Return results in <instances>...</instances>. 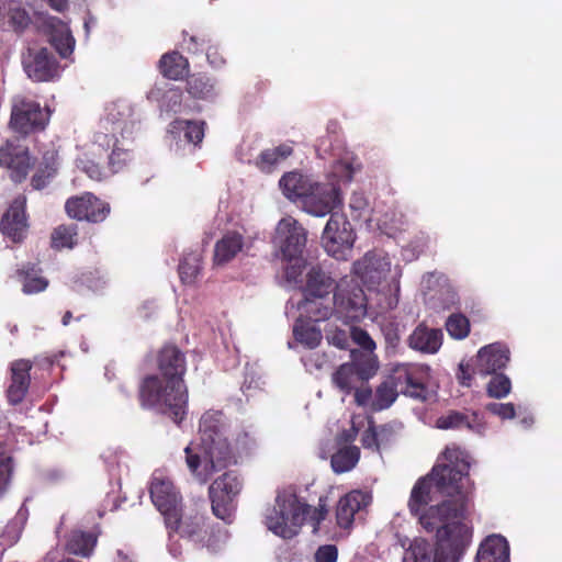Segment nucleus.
Masks as SVG:
<instances>
[{
	"instance_id": "nucleus-41",
	"label": "nucleus",
	"mask_w": 562,
	"mask_h": 562,
	"mask_svg": "<svg viewBox=\"0 0 562 562\" xmlns=\"http://www.w3.org/2000/svg\"><path fill=\"white\" fill-rule=\"evenodd\" d=\"M212 44L210 34L204 31H196L189 33L188 31L182 32V45L183 48L190 54H198L207 49V46Z\"/></svg>"
},
{
	"instance_id": "nucleus-33",
	"label": "nucleus",
	"mask_w": 562,
	"mask_h": 562,
	"mask_svg": "<svg viewBox=\"0 0 562 562\" xmlns=\"http://www.w3.org/2000/svg\"><path fill=\"white\" fill-rule=\"evenodd\" d=\"M38 269L33 263L23 265L16 270V276L22 282V291L25 294H35L48 286V280L37 274Z\"/></svg>"
},
{
	"instance_id": "nucleus-40",
	"label": "nucleus",
	"mask_w": 562,
	"mask_h": 562,
	"mask_svg": "<svg viewBox=\"0 0 562 562\" xmlns=\"http://www.w3.org/2000/svg\"><path fill=\"white\" fill-rule=\"evenodd\" d=\"M201 270V257L199 254L190 252L183 256L179 263V277L184 284L194 283Z\"/></svg>"
},
{
	"instance_id": "nucleus-20",
	"label": "nucleus",
	"mask_w": 562,
	"mask_h": 562,
	"mask_svg": "<svg viewBox=\"0 0 562 562\" xmlns=\"http://www.w3.org/2000/svg\"><path fill=\"white\" fill-rule=\"evenodd\" d=\"M44 26L49 37L50 44L57 50L60 57H69L75 48V37L68 24L55 16H47Z\"/></svg>"
},
{
	"instance_id": "nucleus-38",
	"label": "nucleus",
	"mask_w": 562,
	"mask_h": 562,
	"mask_svg": "<svg viewBox=\"0 0 562 562\" xmlns=\"http://www.w3.org/2000/svg\"><path fill=\"white\" fill-rule=\"evenodd\" d=\"M78 226L76 224H61L54 228L50 243L55 249H72L77 245Z\"/></svg>"
},
{
	"instance_id": "nucleus-25",
	"label": "nucleus",
	"mask_w": 562,
	"mask_h": 562,
	"mask_svg": "<svg viewBox=\"0 0 562 562\" xmlns=\"http://www.w3.org/2000/svg\"><path fill=\"white\" fill-rule=\"evenodd\" d=\"M335 280L327 274L321 267H312L307 273L305 293L314 299H322L334 290L336 291Z\"/></svg>"
},
{
	"instance_id": "nucleus-62",
	"label": "nucleus",
	"mask_w": 562,
	"mask_h": 562,
	"mask_svg": "<svg viewBox=\"0 0 562 562\" xmlns=\"http://www.w3.org/2000/svg\"><path fill=\"white\" fill-rule=\"evenodd\" d=\"M355 390V401L358 405H366L372 397V390L366 385L361 387L353 389Z\"/></svg>"
},
{
	"instance_id": "nucleus-37",
	"label": "nucleus",
	"mask_w": 562,
	"mask_h": 562,
	"mask_svg": "<svg viewBox=\"0 0 562 562\" xmlns=\"http://www.w3.org/2000/svg\"><path fill=\"white\" fill-rule=\"evenodd\" d=\"M334 384L344 393L350 394L362 381L357 375V369L349 363L341 364L333 374Z\"/></svg>"
},
{
	"instance_id": "nucleus-47",
	"label": "nucleus",
	"mask_w": 562,
	"mask_h": 562,
	"mask_svg": "<svg viewBox=\"0 0 562 562\" xmlns=\"http://www.w3.org/2000/svg\"><path fill=\"white\" fill-rule=\"evenodd\" d=\"M131 160V151L117 146L109 155V167L113 173H116L122 171Z\"/></svg>"
},
{
	"instance_id": "nucleus-46",
	"label": "nucleus",
	"mask_w": 562,
	"mask_h": 562,
	"mask_svg": "<svg viewBox=\"0 0 562 562\" xmlns=\"http://www.w3.org/2000/svg\"><path fill=\"white\" fill-rule=\"evenodd\" d=\"M184 131V137L189 143L194 145L200 144L204 137V122L198 121H178L177 122Z\"/></svg>"
},
{
	"instance_id": "nucleus-43",
	"label": "nucleus",
	"mask_w": 562,
	"mask_h": 562,
	"mask_svg": "<svg viewBox=\"0 0 562 562\" xmlns=\"http://www.w3.org/2000/svg\"><path fill=\"white\" fill-rule=\"evenodd\" d=\"M446 329L452 338L464 339L470 334V321L461 313L451 314L446 322Z\"/></svg>"
},
{
	"instance_id": "nucleus-15",
	"label": "nucleus",
	"mask_w": 562,
	"mask_h": 562,
	"mask_svg": "<svg viewBox=\"0 0 562 562\" xmlns=\"http://www.w3.org/2000/svg\"><path fill=\"white\" fill-rule=\"evenodd\" d=\"M280 250L284 259L292 261L301 258L306 245L305 228L294 218H282L277 226Z\"/></svg>"
},
{
	"instance_id": "nucleus-64",
	"label": "nucleus",
	"mask_w": 562,
	"mask_h": 562,
	"mask_svg": "<svg viewBox=\"0 0 562 562\" xmlns=\"http://www.w3.org/2000/svg\"><path fill=\"white\" fill-rule=\"evenodd\" d=\"M181 92L179 90H175V91H170V94H169V101L172 102V105H171V110H173L175 112H177V109L176 106H180L181 105Z\"/></svg>"
},
{
	"instance_id": "nucleus-1",
	"label": "nucleus",
	"mask_w": 562,
	"mask_h": 562,
	"mask_svg": "<svg viewBox=\"0 0 562 562\" xmlns=\"http://www.w3.org/2000/svg\"><path fill=\"white\" fill-rule=\"evenodd\" d=\"M470 470L469 456L457 446H448L431 472L420 477L411 492L408 507L413 515L431 502V490L448 496L430 506L419 516L423 528L436 531V548L425 539H415L404 551L402 562H458L470 546L472 530L463 522H449L462 518L467 512L469 494L464 490Z\"/></svg>"
},
{
	"instance_id": "nucleus-7",
	"label": "nucleus",
	"mask_w": 562,
	"mask_h": 562,
	"mask_svg": "<svg viewBox=\"0 0 562 562\" xmlns=\"http://www.w3.org/2000/svg\"><path fill=\"white\" fill-rule=\"evenodd\" d=\"M243 488V480L235 471H227L215 479L209 486V497L213 514L224 520L232 522L234 514V499Z\"/></svg>"
},
{
	"instance_id": "nucleus-28",
	"label": "nucleus",
	"mask_w": 562,
	"mask_h": 562,
	"mask_svg": "<svg viewBox=\"0 0 562 562\" xmlns=\"http://www.w3.org/2000/svg\"><path fill=\"white\" fill-rule=\"evenodd\" d=\"M293 337L296 342L307 349L317 348L323 339L321 328L311 321L306 319L305 316L300 315L293 325Z\"/></svg>"
},
{
	"instance_id": "nucleus-4",
	"label": "nucleus",
	"mask_w": 562,
	"mask_h": 562,
	"mask_svg": "<svg viewBox=\"0 0 562 562\" xmlns=\"http://www.w3.org/2000/svg\"><path fill=\"white\" fill-rule=\"evenodd\" d=\"M228 420L222 411L209 409L200 418L199 434L204 451L205 468L218 471L234 459L232 445L227 440Z\"/></svg>"
},
{
	"instance_id": "nucleus-36",
	"label": "nucleus",
	"mask_w": 562,
	"mask_h": 562,
	"mask_svg": "<svg viewBox=\"0 0 562 562\" xmlns=\"http://www.w3.org/2000/svg\"><path fill=\"white\" fill-rule=\"evenodd\" d=\"M188 93L194 99L206 100L214 97V82L205 74H193L187 79Z\"/></svg>"
},
{
	"instance_id": "nucleus-21",
	"label": "nucleus",
	"mask_w": 562,
	"mask_h": 562,
	"mask_svg": "<svg viewBox=\"0 0 562 562\" xmlns=\"http://www.w3.org/2000/svg\"><path fill=\"white\" fill-rule=\"evenodd\" d=\"M442 331L438 328H430L425 323L418 324L407 338L411 349L425 355L438 352L442 345Z\"/></svg>"
},
{
	"instance_id": "nucleus-59",
	"label": "nucleus",
	"mask_w": 562,
	"mask_h": 562,
	"mask_svg": "<svg viewBox=\"0 0 562 562\" xmlns=\"http://www.w3.org/2000/svg\"><path fill=\"white\" fill-rule=\"evenodd\" d=\"M119 144V139L114 134L106 133H98L95 135L94 145L99 148H102L104 151L113 150L116 148Z\"/></svg>"
},
{
	"instance_id": "nucleus-18",
	"label": "nucleus",
	"mask_w": 562,
	"mask_h": 562,
	"mask_svg": "<svg viewBox=\"0 0 562 562\" xmlns=\"http://www.w3.org/2000/svg\"><path fill=\"white\" fill-rule=\"evenodd\" d=\"M33 363L27 359H19L11 363V382L7 389L8 402L18 405L25 398L31 384V370Z\"/></svg>"
},
{
	"instance_id": "nucleus-54",
	"label": "nucleus",
	"mask_w": 562,
	"mask_h": 562,
	"mask_svg": "<svg viewBox=\"0 0 562 562\" xmlns=\"http://www.w3.org/2000/svg\"><path fill=\"white\" fill-rule=\"evenodd\" d=\"M326 339L329 345L335 346L339 349H347L349 345V335L346 330L335 328L326 331Z\"/></svg>"
},
{
	"instance_id": "nucleus-39",
	"label": "nucleus",
	"mask_w": 562,
	"mask_h": 562,
	"mask_svg": "<svg viewBox=\"0 0 562 562\" xmlns=\"http://www.w3.org/2000/svg\"><path fill=\"white\" fill-rule=\"evenodd\" d=\"M390 375L376 387L373 398V408L382 411L389 408L397 398L400 392Z\"/></svg>"
},
{
	"instance_id": "nucleus-22",
	"label": "nucleus",
	"mask_w": 562,
	"mask_h": 562,
	"mask_svg": "<svg viewBox=\"0 0 562 562\" xmlns=\"http://www.w3.org/2000/svg\"><path fill=\"white\" fill-rule=\"evenodd\" d=\"M390 263L374 252H367L362 259L353 262L352 272L363 282L375 284L382 279L383 273L389 270Z\"/></svg>"
},
{
	"instance_id": "nucleus-11",
	"label": "nucleus",
	"mask_w": 562,
	"mask_h": 562,
	"mask_svg": "<svg viewBox=\"0 0 562 562\" xmlns=\"http://www.w3.org/2000/svg\"><path fill=\"white\" fill-rule=\"evenodd\" d=\"M389 375L400 393L415 400H427L429 367L414 363H400L392 368Z\"/></svg>"
},
{
	"instance_id": "nucleus-23",
	"label": "nucleus",
	"mask_w": 562,
	"mask_h": 562,
	"mask_svg": "<svg viewBox=\"0 0 562 562\" xmlns=\"http://www.w3.org/2000/svg\"><path fill=\"white\" fill-rule=\"evenodd\" d=\"M245 237L237 231L226 232L214 246L213 262L223 266L232 261L243 251Z\"/></svg>"
},
{
	"instance_id": "nucleus-30",
	"label": "nucleus",
	"mask_w": 562,
	"mask_h": 562,
	"mask_svg": "<svg viewBox=\"0 0 562 562\" xmlns=\"http://www.w3.org/2000/svg\"><path fill=\"white\" fill-rule=\"evenodd\" d=\"M282 193L290 200L301 199L307 194L313 183L297 171L284 173L279 181Z\"/></svg>"
},
{
	"instance_id": "nucleus-24",
	"label": "nucleus",
	"mask_w": 562,
	"mask_h": 562,
	"mask_svg": "<svg viewBox=\"0 0 562 562\" xmlns=\"http://www.w3.org/2000/svg\"><path fill=\"white\" fill-rule=\"evenodd\" d=\"M477 562H509V544L501 535H491L480 544Z\"/></svg>"
},
{
	"instance_id": "nucleus-61",
	"label": "nucleus",
	"mask_w": 562,
	"mask_h": 562,
	"mask_svg": "<svg viewBox=\"0 0 562 562\" xmlns=\"http://www.w3.org/2000/svg\"><path fill=\"white\" fill-rule=\"evenodd\" d=\"M82 170L87 173V176L95 181H101L103 179V172L101 167L93 161L83 162Z\"/></svg>"
},
{
	"instance_id": "nucleus-16",
	"label": "nucleus",
	"mask_w": 562,
	"mask_h": 562,
	"mask_svg": "<svg viewBox=\"0 0 562 562\" xmlns=\"http://www.w3.org/2000/svg\"><path fill=\"white\" fill-rule=\"evenodd\" d=\"M23 66L26 75L37 82L53 80L59 74V63L46 47L29 49Z\"/></svg>"
},
{
	"instance_id": "nucleus-6",
	"label": "nucleus",
	"mask_w": 562,
	"mask_h": 562,
	"mask_svg": "<svg viewBox=\"0 0 562 562\" xmlns=\"http://www.w3.org/2000/svg\"><path fill=\"white\" fill-rule=\"evenodd\" d=\"M335 316L344 323L360 322L367 315L363 289L353 280L342 279L334 292Z\"/></svg>"
},
{
	"instance_id": "nucleus-57",
	"label": "nucleus",
	"mask_w": 562,
	"mask_h": 562,
	"mask_svg": "<svg viewBox=\"0 0 562 562\" xmlns=\"http://www.w3.org/2000/svg\"><path fill=\"white\" fill-rule=\"evenodd\" d=\"M294 260L295 262L288 265L284 269V278L289 283H297L304 269V265L300 258Z\"/></svg>"
},
{
	"instance_id": "nucleus-14",
	"label": "nucleus",
	"mask_w": 562,
	"mask_h": 562,
	"mask_svg": "<svg viewBox=\"0 0 562 562\" xmlns=\"http://www.w3.org/2000/svg\"><path fill=\"white\" fill-rule=\"evenodd\" d=\"M303 209L315 216L333 213L341 204L340 189L334 183H313L302 200Z\"/></svg>"
},
{
	"instance_id": "nucleus-53",
	"label": "nucleus",
	"mask_w": 562,
	"mask_h": 562,
	"mask_svg": "<svg viewBox=\"0 0 562 562\" xmlns=\"http://www.w3.org/2000/svg\"><path fill=\"white\" fill-rule=\"evenodd\" d=\"M382 334L387 348L395 349L401 340L398 325L394 322H389L382 326Z\"/></svg>"
},
{
	"instance_id": "nucleus-35",
	"label": "nucleus",
	"mask_w": 562,
	"mask_h": 562,
	"mask_svg": "<svg viewBox=\"0 0 562 562\" xmlns=\"http://www.w3.org/2000/svg\"><path fill=\"white\" fill-rule=\"evenodd\" d=\"M476 423L477 414L475 412L450 411L437 419V427L440 429H472Z\"/></svg>"
},
{
	"instance_id": "nucleus-63",
	"label": "nucleus",
	"mask_w": 562,
	"mask_h": 562,
	"mask_svg": "<svg viewBox=\"0 0 562 562\" xmlns=\"http://www.w3.org/2000/svg\"><path fill=\"white\" fill-rule=\"evenodd\" d=\"M457 378L461 385L470 386L472 381L471 368L469 364L460 363Z\"/></svg>"
},
{
	"instance_id": "nucleus-2",
	"label": "nucleus",
	"mask_w": 562,
	"mask_h": 562,
	"mask_svg": "<svg viewBox=\"0 0 562 562\" xmlns=\"http://www.w3.org/2000/svg\"><path fill=\"white\" fill-rule=\"evenodd\" d=\"M159 374L145 375L138 385V401L143 408L156 409L177 425L187 417L189 391L184 382L187 356L177 345L167 342L156 352Z\"/></svg>"
},
{
	"instance_id": "nucleus-44",
	"label": "nucleus",
	"mask_w": 562,
	"mask_h": 562,
	"mask_svg": "<svg viewBox=\"0 0 562 562\" xmlns=\"http://www.w3.org/2000/svg\"><path fill=\"white\" fill-rule=\"evenodd\" d=\"M351 355L353 361L350 364L357 369V375L362 383L375 374L378 364L372 353L362 355L360 358L357 357L355 351Z\"/></svg>"
},
{
	"instance_id": "nucleus-27",
	"label": "nucleus",
	"mask_w": 562,
	"mask_h": 562,
	"mask_svg": "<svg viewBox=\"0 0 562 562\" xmlns=\"http://www.w3.org/2000/svg\"><path fill=\"white\" fill-rule=\"evenodd\" d=\"M58 171V154L55 150H47L43 154L34 175L31 178V186L35 190H42L48 186Z\"/></svg>"
},
{
	"instance_id": "nucleus-58",
	"label": "nucleus",
	"mask_w": 562,
	"mask_h": 562,
	"mask_svg": "<svg viewBox=\"0 0 562 562\" xmlns=\"http://www.w3.org/2000/svg\"><path fill=\"white\" fill-rule=\"evenodd\" d=\"M186 453V463L191 471L196 476H200L201 473L199 472V469L202 464L201 456L198 452H194V450L191 448V446L186 447L184 449Z\"/></svg>"
},
{
	"instance_id": "nucleus-52",
	"label": "nucleus",
	"mask_w": 562,
	"mask_h": 562,
	"mask_svg": "<svg viewBox=\"0 0 562 562\" xmlns=\"http://www.w3.org/2000/svg\"><path fill=\"white\" fill-rule=\"evenodd\" d=\"M13 472L12 458L7 457L0 461V498L4 495Z\"/></svg>"
},
{
	"instance_id": "nucleus-51",
	"label": "nucleus",
	"mask_w": 562,
	"mask_h": 562,
	"mask_svg": "<svg viewBox=\"0 0 562 562\" xmlns=\"http://www.w3.org/2000/svg\"><path fill=\"white\" fill-rule=\"evenodd\" d=\"M486 411L502 419H512L516 416V409L513 403H488Z\"/></svg>"
},
{
	"instance_id": "nucleus-32",
	"label": "nucleus",
	"mask_w": 562,
	"mask_h": 562,
	"mask_svg": "<svg viewBox=\"0 0 562 562\" xmlns=\"http://www.w3.org/2000/svg\"><path fill=\"white\" fill-rule=\"evenodd\" d=\"M97 544V537L92 532L74 530L66 542V551L74 555L87 558Z\"/></svg>"
},
{
	"instance_id": "nucleus-5",
	"label": "nucleus",
	"mask_w": 562,
	"mask_h": 562,
	"mask_svg": "<svg viewBox=\"0 0 562 562\" xmlns=\"http://www.w3.org/2000/svg\"><path fill=\"white\" fill-rule=\"evenodd\" d=\"M175 526H165L169 539L175 535L187 538L190 541L207 549H215L218 537L207 524V518L199 510L191 509L189 512H181L176 517Z\"/></svg>"
},
{
	"instance_id": "nucleus-13",
	"label": "nucleus",
	"mask_w": 562,
	"mask_h": 562,
	"mask_svg": "<svg viewBox=\"0 0 562 562\" xmlns=\"http://www.w3.org/2000/svg\"><path fill=\"white\" fill-rule=\"evenodd\" d=\"M68 216L77 221L101 223L110 214L111 207L93 193L86 192L79 196H71L65 203Z\"/></svg>"
},
{
	"instance_id": "nucleus-56",
	"label": "nucleus",
	"mask_w": 562,
	"mask_h": 562,
	"mask_svg": "<svg viewBox=\"0 0 562 562\" xmlns=\"http://www.w3.org/2000/svg\"><path fill=\"white\" fill-rule=\"evenodd\" d=\"M376 432L380 448L390 446L396 438L395 428L391 424L376 426Z\"/></svg>"
},
{
	"instance_id": "nucleus-3",
	"label": "nucleus",
	"mask_w": 562,
	"mask_h": 562,
	"mask_svg": "<svg viewBox=\"0 0 562 562\" xmlns=\"http://www.w3.org/2000/svg\"><path fill=\"white\" fill-rule=\"evenodd\" d=\"M327 514V496H321L318 505L312 507L301 503L295 495L278 494L276 505L267 509L265 525L274 535L291 539L299 533L306 518L313 526V532H318L321 522L325 520Z\"/></svg>"
},
{
	"instance_id": "nucleus-12",
	"label": "nucleus",
	"mask_w": 562,
	"mask_h": 562,
	"mask_svg": "<svg viewBox=\"0 0 562 562\" xmlns=\"http://www.w3.org/2000/svg\"><path fill=\"white\" fill-rule=\"evenodd\" d=\"M0 167L9 170L14 182L26 179L31 168V156L29 147L19 137L5 139L1 144Z\"/></svg>"
},
{
	"instance_id": "nucleus-45",
	"label": "nucleus",
	"mask_w": 562,
	"mask_h": 562,
	"mask_svg": "<svg viewBox=\"0 0 562 562\" xmlns=\"http://www.w3.org/2000/svg\"><path fill=\"white\" fill-rule=\"evenodd\" d=\"M487 383L486 393L492 398H504L512 391L510 379L504 373H493Z\"/></svg>"
},
{
	"instance_id": "nucleus-8",
	"label": "nucleus",
	"mask_w": 562,
	"mask_h": 562,
	"mask_svg": "<svg viewBox=\"0 0 562 562\" xmlns=\"http://www.w3.org/2000/svg\"><path fill=\"white\" fill-rule=\"evenodd\" d=\"M355 239L356 235L347 217L331 213L322 235V245L326 252L338 260H346Z\"/></svg>"
},
{
	"instance_id": "nucleus-19",
	"label": "nucleus",
	"mask_w": 562,
	"mask_h": 562,
	"mask_svg": "<svg viewBox=\"0 0 562 562\" xmlns=\"http://www.w3.org/2000/svg\"><path fill=\"white\" fill-rule=\"evenodd\" d=\"M509 356L507 346L499 342L491 344L479 350L476 369L482 375L498 373L509 362Z\"/></svg>"
},
{
	"instance_id": "nucleus-50",
	"label": "nucleus",
	"mask_w": 562,
	"mask_h": 562,
	"mask_svg": "<svg viewBox=\"0 0 562 562\" xmlns=\"http://www.w3.org/2000/svg\"><path fill=\"white\" fill-rule=\"evenodd\" d=\"M351 338L368 353H372V351L375 349V342L373 339L370 337L368 331L360 327H351Z\"/></svg>"
},
{
	"instance_id": "nucleus-10",
	"label": "nucleus",
	"mask_w": 562,
	"mask_h": 562,
	"mask_svg": "<svg viewBox=\"0 0 562 562\" xmlns=\"http://www.w3.org/2000/svg\"><path fill=\"white\" fill-rule=\"evenodd\" d=\"M48 121L47 113L41 104L24 95L12 99L10 127L19 134L29 135L45 128Z\"/></svg>"
},
{
	"instance_id": "nucleus-31",
	"label": "nucleus",
	"mask_w": 562,
	"mask_h": 562,
	"mask_svg": "<svg viewBox=\"0 0 562 562\" xmlns=\"http://www.w3.org/2000/svg\"><path fill=\"white\" fill-rule=\"evenodd\" d=\"M293 154V147L289 144H281L274 148L262 150L257 159L256 166L262 171L270 173L279 164L288 159Z\"/></svg>"
},
{
	"instance_id": "nucleus-48",
	"label": "nucleus",
	"mask_w": 562,
	"mask_h": 562,
	"mask_svg": "<svg viewBox=\"0 0 562 562\" xmlns=\"http://www.w3.org/2000/svg\"><path fill=\"white\" fill-rule=\"evenodd\" d=\"M256 446V439L254 437V435L249 431H240L236 435L235 437V442H234V446H232L233 448V452H234V456L236 453L238 454H241V453H248L250 450H252ZM236 463V458L234 457V459L232 460L231 463Z\"/></svg>"
},
{
	"instance_id": "nucleus-42",
	"label": "nucleus",
	"mask_w": 562,
	"mask_h": 562,
	"mask_svg": "<svg viewBox=\"0 0 562 562\" xmlns=\"http://www.w3.org/2000/svg\"><path fill=\"white\" fill-rule=\"evenodd\" d=\"M303 308L307 314L305 318L315 324L318 322L326 321L331 315H335L334 307L324 305L317 300H311L308 295H306L305 297Z\"/></svg>"
},
{
	"instance_id": "nucleus-26",
	"label": "nucleus",
	"mask_w": 562,
	"mask_h": 562,
	"mask_svg": "<svg viewBox=\"0 0 562 562\" xmlns=\"http://www.w3.org/2000/svg\"><path fill=\"white\" fill-rule=\"evenodd\" d=\"M158 69L162 77L169 80H180L188 75L190 64L188 58L177 50L165 53L159 61Z\"/></svg>"
},
{
	"instance_id": "nucleus-29",
	"label": "nucleus",
	"mask_w": 562,
	"mask_h": 562,
	"mask_svg": "<svg viewBox=\"0 0 562 562\" xmlns=\"http://www.w3.org/2000/svg\"><path fill=\"white\" fill-rule=\"evenodd\" d=\"M363 495L353 491L342 496L336 508L337 525L341 528H349L353 524L355 515L361 509Z\"/></svg>"
},
{
	"instance_id": "nucleus-9",
	"label": "nucleus",
	"mask_w": 562,
	"mask_h": 562,
	"mask_svg": "<svg viewBox=\"0 0 562 562\" xmlns=\"http://www.w3.org/2000/svg\"><path fill=\"white\" fill-rule=\"evenodd\" d=\"M150 499L164 518L165 526H175L176 517L183 510V498L173 482L154 475L149 485Z\"/></svg>"
},
{
	"instance_id": "nucleus-17",
	"label": "nucleus",
	"mask_w": 562,
	"mask_h": 562,
	"mask_svg": "<svg viewBox=\"0 0 562 562\" xmlns=\"http://www.w3.org/2000/svg\"><path fill=\"white\" fill-rule=\"evenodd\" d=\"M25 207V195H18L1 217L0 231L13 243H21L26 237L29 223Z\"/></svg>"
},
{
	"instance_id": "nucleus-49",
	"label": "nucleus",
	"mask_w": 562,
	"mask_h": 562,
	"mask_svg": "<svg viewBox=\"0 0 562 562\" xmlns=\"http://www.w3.org/2000/svg\"><path fill=\"white\" fill-rule=\"evenodd\" d=\"M361 443L364 449L372 451H380V443L376 432V425L372 420H369L368 428L363 431L361 437Z\"/></svg>"
},
{
	"instance_id": "nucleus-34",
	"label": "nucleus",
	"mask_w": 562,
	"mask_h": 562,
	"mask_svg": "<svg viewBox=\"0 0 562 562\" xmlns=\"http://www.w3.org/2000/svg\"><path fill=\"white\" fill-rule=\"evenodd\" d=\"M360 459V449L357 446H346L337 450L330 459L335 473L341 474L352 470Z\"/></svg>"
},
{
	"instance_id": "nucleus-60",
	"label": "nucleus",
	"mask_w": 562,
	"mask_h": 562,
	"mask_svg": "<svg viewBox=\"0 0 562 562\" xmlns=\"http://www.w3.org/2000/svg\"><path fill=\"white\" fill-rule=\"evenodd\" d=\"M206 58L209 64L213 68H221L225 65L226 60L223 55L220 53L218 46L211 44L206 49Z\"/></svg>"
},
{
	"instance_id": "nucleus-55",
	"label": "nucleus",
	"mask_w": 562,
	"mask_h": 562,
	"mask_svg": "<svg viewBox=\"0 0 562 562\" xmlns=\"http://www.w3.org/2000/svg\"><path fill=\"white\" fill-rule=\"evenodd\" d=\"M315 562H337L338 549L335 544L318 547L314 554Z\"/></svg>"
}]
</instances>
